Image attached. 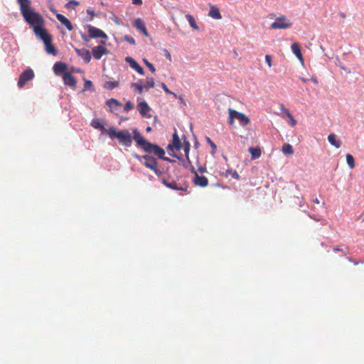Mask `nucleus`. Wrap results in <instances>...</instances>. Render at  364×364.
Instances as JSON below:
<instances>
[{
	"label": "nucleus",
	"instance_id": "1",
	"mask_svg": "<svg viewBox=\"0 0 364 364\" xmlns=\"http://www.w3.org/2000/svg\"><path fill=\"white\" fill-rule=\"evenodd\" d=\"M17 2L23 20L33 28L35 35L43 41L46 51L48 54L56 55L58 51L52 44V37L44 28L43 17L31 8L30 0H17Z\"/></svg>",
	"mask_w": 364,
	"mask_h": 364
},
{
	"label": "nucleus",
	"instance_id": "2",
	"mask_svg": "<svg viewBox=\"0 0 364 364\" xmlns=\"http://www.w3.org/2000/svg\"><path fill=\"white\" fill-rule=\"evenodd\" d=\"M107 135L112 139L117 138L119 142L124 146L129 147L132 144V135L127 129L117 132L115 127H112L108 129Z\"/></svg>",
	"mask_w": 364,
	"mask_h": 364
},
{
	"label": "nucleus",
	"instance_id": "3",
	"mask_svg": "<svg viewBox=\"0 0 364 364\" xmlns=\"http://www.w3.org/2000/svg\"><path fill=\"white\" fill-rule=\"evenodd\" d=\"M134 139L136 142L137 145L140 146L143 150L149 154H151L154 149L159 154H161L160 146L156 144H151L147 141L143 136L138 132L136 129L133 130Z\"/></svg>",
	"mask_w": 364,
	"mask_h": 364
},
{
	"label": "nucleus",
	"instance_id": "4",
	"mask_svg": "<svg viewBox=\"0 0 364 364\" xmlns=\"http://www.w3.org/2000/svg\"><path fill=\"white\" fill-rule=\"evenodd\" d=\"M229 124L232 125L234 124L235 119H237L240 125L246 126L250 123V119L243 113L239 112L235 109H229Z\"/></svg>",
	"mask_w": 364,
	"mask_h": 364
},
{
	"label": "nucleus",
	"instance_id": "5",
	"mask_svg": "<svg viewBox=\"0 0 364 364\" xmlns=\"http://www.w3.org/2000/svg\"><path fill=\"white\" fill-rule=\"evenodd\" d=\"M139 161L149 169H154L158 165L156 159L150 155L136 156Z\"/></svg>",
	"mask_w": 364,
	"mask_h": 364
},
{
	"label": "nucleus",
	"instance_id": "6",
	"mask_svg": "<svg viewBox=\"0 0 364 364\" xmlns=\"http://www.w3.org/2000/svg\"><path fill=\"white\" fill-rule=\"evenodd\" d=\"M291 26V23L284 16L278 17L274 22H273L270 28L272 29H287Z\"/></svg>",
	"mask_w": 364,
	"mask_h": 364
},
{
	"label": "nucleus",
	"instance_id": "7",
	"mask_svg": "<svg viewBox=\"0 0 364 364\" xmlns=\"http://www.w3.org/2000/svg\"><path fill=\"white\" fill-rule=\"evenodd\" d=\"M35 75L32 69L27 68L20 75L17 85L19 88H23L25 84L31 80Z\"/></svg>",
	"mask_w": 364,
	"mask_h": 364
},
{
	"label": "nucleus",
	"instance_id": "8",
	"mask_svg": "<svg viewBox=\"0 0 364 364\" xmlns=\"http://www.w3.org/2000/svg\"><path fill=\"white\" fill-rule=\"evenodd\" d=\"M161 183L166 186V187L173 189V190H178L181 191L183 192H187L188 186L187 184H184L183 186H180L178 183H177L175 181L168 182L165 178L161 179Z\"/></svg>",
	"mask_w": 364,
	"mask_h": 364
},
{
	"label": "nucleus",
	"instance_id": "9",
	"mask_svg": "<svg viewBox=\"0 0 364 364\" xmlns=\"http://www.w3.org/2000/svg\"><path fill=\"white\" fill-rule=\"evenodd\" d=\"M89 36L92 38H107V36L105 32H103L100 28H95L94 26H90L88 28Z\"/></svg>",
	"mask_w": 364,
	"mask_h": 364
},
{
	"label": "nucleus",
	"instance_id": "10",
	"mask_svg": "<svg viewBox=\"0 0 364 364\" xmlns=\"http://www.w3.org/2000/svg\"><path fill=\"white\" fill-rule=\"evenodd\" d=\"M125 60L127 63H129V66L132 69L136 70L139 74L142 75L144 74V69L142 68V67L140 66L134 58L128 56L125 58Z\"/></svg>",
	"mask_w": 364,
	"mask_h": 364
},
{
	"label": "nucleus",
	"instance_id": "11",
	"mask_svg": "<svg viewBox=\"0 0 364 364\" xmlns=\"http://www.w3.org/2000/svg\"><path fill=\"white\" fill-rule=\"evenodd\" d=\"M75 51L76 54L82 59H83L85 63H90V61L91 60V53L88 50L85 48L80 49L75 48Z\"/></svg>",
	"mask_w": 364,
	"mask_h": 364
},
{
	"label": "nucleus",
	"instance_id": "12",
	"mask_svg": "<svg viewBox=\"0 0 364 364\" xmlns=\"http://www.w3.org/2000/svg\"><path fill=\"white\" fill-rule=\"evenodd\" d=\"M194 173L193 183L196 186L203 188L208 185V180L205 176H199L196 171H194Z\"/></svg>",
	"mask_w": 364,
	"mask_h": 364
},
{
	"label": "nucleus",
	"instance_id": "13",
	"mask_svg": "<svg viewBox=\"0 0 364 364\" xmlns=\"http://www.w3.org/2000/svg\"><path fill=\"white\" fill-rule=\"evenodd\" d=\"M139 112L142 117H145L147 118H151V115L148 114V112L151 110L150 107L146 102H141L138 105Z\"/></svg>",
	"mask_w": 364,
	"mask_h": 364
},
{
	"label": "nucleus",
	"instance_id": "14",
	"mask_svg": "<svg viewBox=\"0 0 364 364\" xmlns=\"http://www.w3.org/2000/svg\"><path fill=\"white\" fill-rule=\"evenodd\" d=\"M92 52L93 57L97 60H100L104 54L108 53V50L105 47L98 46L93 48Z\"/></svg>",
	"mask_w": 364,
	"mask_h": 364
},
{
	"label": "nucleus",
	"instance_id": "15",
	"mask_svg": "<svg viewBox=\"0 0 364 364\" xmlns=\"http://www.w3.org/2000/svg\"><path fill=\"white\" fill-rule=\"evenodd\" d=\"M168 150L173 151L176 149V151H180L181 149V140L178 136V134L175 132L173 134V141L172 144H169L167 147Z\"/></svg>",
	"mask_w": 364,
	"mask_h": 364
},
{
	"label": "nucleus",
	"instance_id": "16",
	"mask_svg": "<svg viewBox=\"0 0 364 364\" xmlns=\"http://www.w3.org/2000/svg\"><path fill=\"white\" fill-rule=\"evenodd\" d=\"M63 80L65 85L74 87L76 85L75 77L70 73H65L63 75Z\"/></svg>",
	"mask_w": 364,
	"mask_h": 364
},
{
	"label": "nucleus",
	"instance_id": "17",
	"mask_svg": "<svg viewBox=\"0 0 364 364\" xmlns=\"http://www.w3.org/2000/svg\"><path fill=\"white\" fill-rule=\"evenodd\" d=\"M56 18L63 25L67 28L68 31H72L73 29V26L71 22L65 16L60 14H57Z\"/></svg>",
	"mask_w": 364,
	"mask_h": 364
},
{
	"label": "nucleus",
	"instance_id": "18",
	"mask_svg": "<svg viewBox=\"0 0 364 364\" xmlns=\"http://www.w3.org/2000/svg\"><path fill=\"white\" fill-rule=\"evenodd\" d=\"M134 26L137 30L141 31L144 36H148V32L145 26L144 22L139 18L134 21Z\"/></svg>",
	"mask_w": 364,
	"mask_h": 364
},
{
	"label": "nucleus",
	"instance_id": "19",
	"mask_svg": "<svg viewBox=\"0 0 364 364\" xmlns=\"http://www.w3.org/2000/svg\"><path fill=\"white\" fill-rule=\"evenodd\" d=\"M208 16L214 19L220 20L222 18V16L219 11V9L216 6H210Z\"/></svg>",
	"mask_w": 364,
	"mask_h": 364
},
{
	"label": "nucleus",
	"instance_id": "20",
	"mask_svg": "<svg viewBox=\"0 0 364 364\" xmlns=\"http://www.w3.org/2000/svg\"><path fill=\"white\" fill-rule=\"evenodd\" d=\"M91 126L97 129H100L102 132V133H106L107 134V130L104 127V125L102 123L101 119H94L91 122Z\"/></svg>",
	"mask_w": 364,
	"mask_h": 364
},
{
	"label": "nucleus",
	"instance_id": "21",
	"mask_svg": "<svg viewBox=\"0 0 364 364\" xmlns=\"http://www.w3.org/2000/svg\"><path fill=\"white\" fill-rule=\"evenodd\" d=\"M67 65L63 62H56L53 65V70L56 74L66 73Z\"/></svg>",
	"mask_w": 364,
	"mask_h": 364
},
{
	"label": "nucleus",
	"instance_id": "22",
	"mask_svg": "<svg viewBox=\"0 0 364 364\" xmlns=\"http://www.w3.org/2000/svg\"><path fill=\"white\" fill-rule=\"evenodd\" d=\"M107 105L109 107L111 112H115L118 107H121L122 104L115 99H109L107 101Z\"/></svg>",
	"mask_w": 364,
	"mask_h": 364
},
{
	"label": "nucleus",
	"instance_id": "23",
	"mask_svg": "<svg viewBox=\"0 0 364 364\" xmlns=\"http://www.w3.org/2000/svg\"><path fill=\"white\" fill-rule=\"evenodd\" d=\"M291 51L297 57V58L299 60H300L301 61H302L303 57H302V54H301V51L299 45L297 43H294L291 45Z\"/></svg>",
	"mask_w": 364,
	"mask_h": 364
},
{
	"label": "nucleus",
	"instance_id": "24",
	"mask_svg": "<svg viewBox=\"0 0 364 364\" xmlns=\"http://www.w3.org/2000/svg\"><path fill=\"white\" fill-rule=\"evenodd\" d=\"M328 142L336 148H340L341 146V142L339 140L336 139V135L335 134H331L328 136Z\"/></svg>",
	"mask_w": 364,
	"mask_h": 364
},
{
	"label": "nucleus",
	"instance_id": "25",
	"mask_svg": "<svg viewBox=\"0 0 364 364\" xmlns=\"http://www.w3.org/2000/svg\"><path fill=\"white\" fill-rule=\"evenodd\" d=\"M160 150L161 151V154H160V153L158 154L156 152V151H155L154 149L153 150L151 154H154L155 156H156L159 159H163V160H164L166 161H168V162H170V163H173V162L175 161L174 160H171L169 158L165 156V151L161 147H160Z\"/></svg>",
	"mask_w": 364,
	"mask_h": 364
},
{
	"label": "nucleus",
	"instance_id": "26",
	"mask_svg": "<svg viewBox=\"0 0 364 364\" xmlns=\"http://www.w3.org/2000/svg\"><path fill=\"white\" fill-rule=\"evenodd\" d=\"M248 151L251 154L252 159H257L259 158L262 154L261 149L259 148L250 147Z\"/></svg>",
	"mask_w": 364,
	"mask_h": 364
},
{
	"label": "nucleus",
	"instance_id": "27",
	"mask_svg": "<svg viewBox=\"0 0 364 364\" xmlns=\"http://www.w3.org/2000/svg\"><path fill=\"white\" fill-rule=\"evenodd\" d=\"M186 18L187 21H188L191 27L193 29H194L196 31L199 30V28H198V25L196 24V21L192 15L188 14L186 15Z\"/></svg>",
	"mask_w": 364,
	"mask_h": 364
},
{
	"label": "nucleus",
	"instance_id": "28",
	"mask_svg": "<svg viewBox=\"0 0 364 364\" xmlns=\"http://www.w3.org/2000/svg\"><path fill=\"white\" fill-rule=\"evenodd\" d=\"M282 151L284 154H294V149H293L292 146L289 144H284L282 146Z\"/></svg>",
	"mask_w": 364,
	"mask_h": 364
},
{
	"label": "nucleus",
	"instance_id": "29",
	"mask_svg": "<svg viewBox=\"0 0 364 364\" xmlns=\"http://www.w3.org/2000/svg\"><path fill=\"white\" fill-rule=\"evenodd\" d=\"M282 109L283 111H284V112H285L286 115L287 116V117L291 120V125L292 127L295 126L296 124V120L294 119L293 115L284 107H282Z\"/></svg>",
	"mask_w": 364,
	"mask_h": 364
},
{
	"label": "nucleus",
	"instance_id": "30",
	"mask_svg": "<svg viewBox=\"0 0 364 364\" xmlns=\"http://www.w3.org/2000/svg\"><path fill=\"white\" fill-rule=\"evenodd\" d=\"M144 86L146 90L154 87L155 86L154 79L153 77H147L146 80V84Z\"/></svg>",
	"mask_w": 364,
	"mask_h": 364
},
{
	"label": "nucleus",
	"instance_id": "31",
	"mask_svg": "<svg viewBox=\"0 0 364 364\" xmlns=\"http://www.w3.org/2000/svg\"><path fill=\"white\" fill-rule=\"evenodd\" d=\"M346 162L348 164V165L349 166V167L350 168H353L355 167V160H354V158L353 156L350 154H348L346 155Z\"/></svg>",
	"mask_w": 364,
	"mask_h": 364
},
{
	"label": "nucleus",
	"instance_id": "32",
	"mask_svg": "<svg viewBox=\"0 0 364 364\" xmlns=\"http://www.w3.org/2000/svg\"><path fill=\"white\" fill-rule=\"evenodd\" d=\"M132 87L136 89L139 94H141L143 92V90L144 88V86L142 85V82L141 80L137 82L132 83Z\"/></svg>",
	"mask_w": 364,
	"mask_h": 364
},
{
	"label": "nucleus",
	"instance_id": "33",
	"mask_svg": "<svg viewBox=\"0 0 364 364\" xmlns=\"http://www.w3.org/2000/svg\"><path fill=\"white\" fill-rule=\"evenodd\" d=\"M119 86V82L118 81H107L105 82V87L109 89L113 90L115 87H117Z\"/></svg>",
	"mask_w": 364,
	"mask_h": 364
},
{
	"label": "nucleus",
	"instance_id": "34",
	"mask_svg": "<svg viewBox=\"0 0 364 364\" xmlns=\"http://www.w3.org/2000/svg\"><path fill=\"white\" fill-rule=\"evenodd\" d=\"M231 176L232 178L238 179L240 176L235 170L228 169L225 172V176Z\"/></svg>",
	"mask_w": 364,
	"mask_h": 364
},
{
	"label": "nucleus",
	"instance_id": "35",
	"mask_svg": "<svg viewBox=\"0 0 364 364\" xmlns=\"http://www.w3.org/2000/svg\"><path fill=\"white\" fill-rule=\"evenodd\" d=\"M206 141L209 144V145L210 146V147L212 149L211 154H215L217 151V146L209 137L206 138Z\"/></svg>",
	"mask_w": 364,
	"mask_h": 364
},
{
	"label": "nucleus",
	"instance_id": "36",
	"mask_svg": "<svg viewBox=\"0 0 364 364\" xmlns=\"http://www.w3.org/2000/svg\"><path fill=\"white\" fill-rule=\"evenodd\" d=\"M144 63L146 65V66L150 70V71L152 73H154L156 72V69L153 64H151L150 62H149L146 59H143Z\"/></svg>",
	"mask_w": 364,
	"mask_h": 364
},
{
	"label": "nucleus",
	"instance_id": "37",
	"mask_svg": "<svg viewBox=\"0 0 364 364\" xmlns=\"http://www.w3.org/2000/svg\"><path fill=\"white\" fill-rule=\"evenodd\" d=\"M79 5V2L75 0H69L65 7L68 9H73L74 6Z\"/></svg>",
	"mask_w": 364,
	"mask_h": 364
},
{
	"label": "nucleus",
	"instance_id": "38",
	"mask_svg": "<svg viewBox=\"0 0 364 364\" xmlns=\"http://www.w3.org/2000/svg\"><path fill=\"white\" fill-rule=\"evenodd\" d=\"M123 40L133 46L135 45V43H136L135 40L132 36H128V35L124 36L123 37Z\"/></svg>",
	"mask_w": 364,
	"mask_h": 364
},
{
	"label": "nucleus",
	"instance_id": "39",
	"mask_svg": "<svg viewBox=\"0 0 364 364\" xmlns=\"http://www.w3.org/2000/svg\"><path fill=\"white\" fill-rule=\"evenodd\" d=\"M134 108V105L131 101H127L124 106V111L126 112H128L129 110L132 109Z\"/></svg>",
	"mask_w": 364,
	"mask_h": 364
},
{
	"label": "nucleus",
	"instance_id": "40",
	"mask_svg": "<svg viewBox=\"0 0 364 364\" xmlns=\"http://www.w3.org/2000/svg\"><path fill=\"white\" fill-rule=\"evenodd\" d=\"M161 87H162L163 90L165 91V92H166V94L172 95H173L175 97H177V96H176V93H174V92H171V90L167 87V86L166 85V84H165V83H162V84H161Z\"/></svg>",
	"mask_w": 364,
	"mask_h": 364
},
{
	"label": "nucleus",
	"instance_id": "41",
	"mask_svg": "<svg viewBox=\"0 0 364 364\" xmlns=\"http://www.w3.org/2000/svg\"><path fill=\"white\" fill-rule=\"evenodd\" d=\"M265 61L267 63L269 68H271L272 66V56L270 55H265Z\"/></svg>",
	"mask_w": 364,
	"mask_h": 364
},
{
	"label": "nucleus",
	"instance_id": "42",
	"mask_svg": "<svg viewBox=\"0 0 364 364\" xmlns=\"http://www.w3.org/2000/svg\"><path fill=\"white\" fill-rule=\"evenodd\" d=\"M151 170L153 171L155 173V174L158 176H161L163 173L162 171L159 170L157 168V166H154V168Z\"/></svg>",
	"mask_w": 364,
	"mask_h": 364
},
{
	"label": "nucleus",
	"instance_id": "43",
	"mask_svg": "<svg viewBox=\"0 0 364 364\" xmlns=\"http://www.w3.org/2000/svg\"><path fill=\"white\" fill-rule=\"evenodd\" d=\"M92 85V83L90 80H85V88L89 89Z\"/></svg>",
	"mask_w": 364,
	"mask_h": 364
},
{
	"label": "nucleus",
	"instance_id": "44",
	"mask_svg": "<svg viewBox=\"0 0 364 364\" xmlns=\"http://www.w3.org/2000/svg\"><path fill=\"white\" fill-rule=\"evenodd\" d=\"M132 2L134 5H141V4H142V0H132Z\"/></svg>",
	"mask_w": 364,
	"mask_h": 364
},
{
	"label": "nucleus",
	"instance_id": "45",
	"mask_svg": "<svg viewBox=\"0 0 364 364\" xmlns=\"http://www.w3.org/2000/svg\"><path fill=\"white\" fill-rule=\"evenodd\" d=\"M198 170H199V171H200V173H203V172H205V168H204V167H200V168H198Z\"/></svg>",
	"mask_w": 364,
	"mask_h": 364
},
{
	"label": "nucleus",
	"instance_id": "46",
	"mask_svg": "<svg viewBox=\"0 0 364 364\" xmlns=\"http://www.w3.org/2000/svg\"><path fill=\"white\" fill-rule=\"evenodd\" d=\"M189 151V144H187L186 146L185 147V151L187 153Z\"/></svg>",
	"mask_w": 364,
	"mask_h": 364
},
{
	"label": "nucleus",
	"instance_id": "47",
	"mask_svg": "<svg viewBox=\"0 0 364 364\" xmlns=\"http://www.w3.org/2000/svg\"><path fill=\"white\" fill-rule=\"evenodd\" d=\"M146 131L147 132H150L151 131V127H147L146 128Z\"/></svg>",
	"mask_w": 364,
	"mask_h": 364
},
{
	"label": "nucleus",
	"instance_id": "48",
	"mask_svg": "<svg viewBox=\"0 0 364 364\" xmlns=\"http://www.w3.org/2000/svg\"><path fill=\"white\" fill-rule=\"evenodd\" d=\"M313 201H314L315 203H317V204H318V203H319V200H318L317 198H316L315 199H314V200H313Z\"/></svg>",
	"mask_w": 364,
	"mask_h": 364
},
{
	"label": "nucleus",
	"instance_id": "49",
	"mask_svg": "<svg viewBox=\"0 0 364 364\" xmlns=\"http://www.w3.org/2000/svg\"><path fill=\"white\" fill-rule=\"evenodd\" d=\"M114 23H117V25H119V24H120V23H119V20H118L117 18L114 19Z\"/></svg>",
	"mask_w": 364,
	"mask_h": 364
},
{
	"label": "nucleus",
	"instance_id": "50",
	"mask_svg": "<svg viewBox=\"0 0 364 364\" xmlns=\"http://www.w3.org/2000/svg\"><path fill=\"white\" fill-rule=\"evenodd\" d=\"M166 52H167L166 58H168L169 60H171V54L168 51H166Z\"/></svg>",
	"mask_w": 364,
	"mask_h": 364
},
{
	"label": "nucleus",
	"instance_id": "51",
	"mask_svg": "<svg viewBox=\"0 0 364 364\" xmlns=\"http://www.w3.org/2000/svg\"><path fill=\"white\" fill-rule=\"evenodd\" d=\"M301 81H302V82H307V80H308L307 79L304 78V77H301Z\"/></svg>",
	"mask_w": 364,
	"mask_h": 364
},
{
	"label": "nucleus",
	"instance_id": "52",
	"mask_svg": "<svg viewBox=\"0 0 364 364\" xmlns=\"http://www.w3.org/2000/svg\"><path fill=\"white\" fill-rule=\"evenodd\" d=\"M169 155L171 156H173V157H177V156L176 154H171L170 152H169Z\"/></svg>",
	"mask_w": 364,
	"mask_h": 364
},
{
	"label": "nucleus",
	"instance_id": "53",
	"mask_svg": "<svg viewBox=\"0 0 364 364\" xmlns=\"http://www.w3.org/2000/svg\"><path fill=\"white\" fill-rule=\"evenodd\" d=\"M312 80L314 81V83H317V80L315 78V79H312Z\"/></svg>",
	"mask_w": 364,
	"mask_h": 364
},
{
	"label": "nucleus",
	"instance_id": "54",
	"mask_svg": "<svg viewBox=\"0 0 364 364\" xmlns=\"http://www.w3.org/2000/svg\"><path fill=\"white\" fill-rule=\"evenodd\" d=\"M333 250H334V252H337V251H339L340 250L338 248H334Z\"/></svg>",
	"mask_w": 364,
	"mask_h": 364
},
{
	"label": "nucleus",
	"instance_id": "55",
	"mask_svg": "<svg viewBox=\"0 0 364 364\" xmlns=\"http://www.w3.org/2000/svg\"><path fill=\"white\" fill-rule=\"evenodd\" d=\"M355 265H357L358 263L357 262H353Z\"/></svg>",
	"mask_w": 364,
	"mask_h": 364
},
{
	"label": "nucleus",
	"instance_id": "56",
	"mask_svg": "<svg viewBox=\"0 0 364 364\" xmlns=\"http://www.w3.org/2000/svg\"><path fill=\"white\" fill-rule=\"evenodd\" d=\"M363 221L364 222V218L363 219Z\"/></svg>",
	"mask_w": 364,
	"mask_h": 364
}]
</instances>
